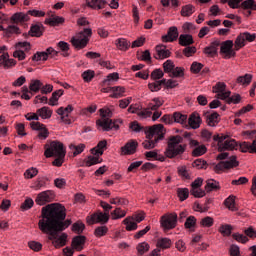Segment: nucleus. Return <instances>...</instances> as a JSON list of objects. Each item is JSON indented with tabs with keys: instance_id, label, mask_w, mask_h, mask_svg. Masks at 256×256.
<instances>
[{
	"instance_id": "obj_56",
	"label": "nucleus",
	"mask_w": 256,
	"mask_h": 256,
	"mask_svg": "<svg viewBox=\"0 0 256 256\" xmlns=\"http://www.w3.org/2000/svg\"><path fill=\"white\" fill-rule=\"evenodd\" d=\"M195 225H197V219L195 218V216H189L184 224L186 229H193Z\"/></svg>"
},
{
	"instance_id": "obj_15",
	"label": "nucleus",
	"mask_w": 256,
	"mask_h": 256,
	"mask_svg": "<svg viewBox=\"0 0 256 256\" xmlns=\"http://www.w3.org/2000/svg\"><path fill=\"white\" fill-rule=\"evenodd\" d=\"M54 197L55 194L51 190H46L37 195L35 203L40 206L47 205V203L53 201Z\"/></svg>"
},
{
	"instance_id": "obj_34",
	"label": "nucleus",
	"mask_w": 256,
	"mask_h": 256,
	"mask_svg": "<svg viewBox=\"0 0 256 256\" xmlns=\"http://www.w3.org/2000/svg\"><path fill=\"white\" fill-rule=\"evenodd\" d=\"M218 189H220L219 182L213 179L206 181L205 191H207V193H211V191H218Z\"/></svg>"
},
{
	"instance_id": "obj_13",
	"label": "nucleus",
	"mask_w": 256,
	"mask_h": 256,
	"mask_svg": "<svg viewBox=\"0 0 256 256\" xmlns=\"http://www.w3.org/2000/svg\"><path fill=\"white\" fill-rule=\"evenodd\" d=\"M177 213L170 214L169 216L161 217V226L165 231H169V229H175L177 227Z\"/></svg>"
},
{
	"instance_id": "obj_19",
	"label": "nucleus",
	"mask_w": 256,
	"mask_h": 256,
	"mask_svg": "<svg viewBox=\"0 0 256 256\" xmlns=\"http://www.w3.org/2000/svg\"><path fill=\"white\" fill-rule=\"evenodd\" d=\"M29 19H30L29 14H25L23 12H17L10 17V23H12L13 25H19L22 23H27Z\"/></svg>"
},
{
	"instance_id": "obj_37",
	"label": "nucleus",
	"mask_w": 256,
	"mask_h": 256,
	"mask_svg": "<svg viewBox=\"0 0 256 256\" xmlns=\"http://www.w3.org/2000/svg\"><path fill=\"white\" fill-rule=\"evenodd\" d=\"M172 244L173 242L169 238H159L157 240L156 247L160 249H169V247H171Z\"/></svg>"
},
{
	"instance_id": "obj_7",
	"label": "nucleus",
	"mask_w": 256,
	"mask_h": 256,
	"mask_svg": "<svg viewBox=\"0 0 256 256\" xmlns=\"http://www.w3.org/2000/svg\"><path fill=\"white\" fill-rule=\"evenodd\" d=\"M91 35H93L91 28H85L84 31H80L76 36L72 37L70 43L75 49H85L89 43V39H91Z\"/></svg>"
},
{
	"instance_id": "obj_3",
	"label": "nucleus",
	"mask_w": 256,
	"mask_h": 256,
	"mask_svg": "<svg viewBox=\"0 0 256 256\" xmlns=\"http://www.w3.org/2000/svg\"><path fill=\"white\" fill-rule=\"evenodd\" d=\"M99 113L102 119L96 121L98 129H102V131H118L119 125L123 123L122 119L112 120L111 117H113V111L108 107L101 108Z\"/></svg>"
},
{
	"instance_id": "obj_55",
	"label": "nucleus",
	"mask_w": 256,
	"mask_h": 256,
	"mask_svg": "<svg viewBox=\"0 0 256 256\" xmlns=\"http://www.w3.org/2000/svg\"><path fill=\"white\" fill-rule=\"evenodd\" d=\"M37 173H39V170L37 168H29L25 171L24 177L25 179H33V177H37Z\"/></svg>"
},
{
	"instance_id": "obj_9",
	"label": "nucleus",
	"mask_w": 256,
	"mask_h": 256,
	"mask_svg": "<svg viewBox=\"0 0 256 256\" xmlns=\"http://www.w3.org/2000/svg\"><path fill=\"white\" fill-rule=\"evenodd\" d=\"M107 147V140H102L100 141L96 148H93L91 150L92 155L94 156H89L87 160L84 162L85 167H91L93 165H97L101 163V155H103V149Z\"/></svg>"
},
{
	"instance_id": "obj_35",
	"label": "nucleus",
	"mask_w": 256,
	"mask_h": 256,
	"mask_svg": "<svg viewBox=\"0 0 256 256\" xmlns=\"http://www.w3.org/2000/svg\"><path fill=\"white\" fill-rule=\"evenodd\" d=\"M64 91L63 89L56 90L52 93V96L48 102V105H51L52 107H55L57 105V101H59V97H62Z\"/></svg>"
},
{
	"instance_id": "obj_1",
	"label": "nucleus",
	"mask_w": 256,
	"mask_h": 256,
	"mask_svg": "<svg viewBox=\"0 0 256 256\" xmlns=\"http://www.w3.org/2000/svg\"><path fill=\"white\" fill-rule=\"evenodd\" d=\"M66 217L65 206L59 203H52L42 207L38 227L42 233L49 235L48 239L52 241L56 249L67 245V234L62 233L59 235L61 231H65L71 225V220L65 221Z\"/></svg>"
},
{
	"instance_id": "obj_14",
	"label": "nucleus",
	"mask_w": 256,
	"mask_h": 256,
	"mask_svg": "<svg viewBox=\"0 0 256 256\" xmlns=\"http://www.w3.org/2000/svg\"><path fill=\"white\" fill-rule=\"evenodd\" d=\"M226 89L227 85L223 82H218L215 86H213V92L217 93V99L225 101V99L231 97V91H225Z\"/></svg>"
},
{
	"instance_id": "obj_62",
	"label": "nucleus",
	"mask_w": 256,
	"mask_h": 256,
	"mask_svg": "<svg viewBox=\"0 0 256 256\" xmlns=\"http://www.w3.org/2000/svg\"><path fill=\"white\" fill-rule=\"evenodd\" d=\"M93 77H95V72L92 70H87L82 73V79L86 82L89 83Z\"/></svg>"
},
{
	"instance_id": "obj_46",
	"label": "nucleus",
	"mask_w": 256,
	"mask_h": 256,
	"mask_svg": "<svg viewBox=\"0 0 256 256\" xmlns=\"http://www.w3.org/2000/svg\"><path fill=\"white\" fill-rule=\"evenodd\" d=\"M111 205H121L122 207H125L129 205V200L121 197L111 198L110 199Z\"/></svg>"
},
{
	"instance_id": "obj_39",
	"label": "nucleus",
	"mask_w": 256,
	"mask_h": 256,
	"mask_svg": "<svg viewBox=\"0 0 256 256\" xmlns=\"http://www.w3.org/2000/svg\"><path fill=\"white\" fill-rule=\"evenodd\" d=\"M69 149H71V151H73L74 157H77V155H81V153H83V151H85V144H78V145L70 144Z\"/></svg>"
},
{
	"instance_id": "obj_31",
	"label": "nucleus",
	"mask_w": 256,
	"mask_h": 256,
	"mask_svg": "<svg viewBox=\"0 0 256 256\" xmlns=\"http://www.w3.org/2000/svg\"><path fill=\"white\" fill-rule=\"evenodd\" d=\"M86 5L91 9H105L107 1L105 0H86Z\"/></svg>"
},
{
	"instance_id": "obj_28",
	"label": "nucleus",
	"mask_w": 256,
	"mask_h": 256,
	"mask_svg": "<svg viewBox=\"0 0 256 256\" xmlns=\"http://www.w3.org/2000/svg\"><path fill=\"white\" fill-rule=\"evenodd\" d=\"M85 236H76L73 238L72 240V247L76 250V251H83V245H85Z\"/></svg>"
},
{
	"instance_id": "obj_22",
	"label": "nucleus",
	"mask_w": 256,
	"mask_h": 256,
	"mask_svg": "<svg viewBox=\"0 0 256 256\" xmlns=\"http://www.w3.org/2000/svg\"><path fill=\"white\" fill-rule=\"evenodd\" d=\"M206 123L209 125V127H216L219 124V114L217 112H214L212 114H209L208 112L204 113Z\"/></svg>"
},
{
	"instance_id": "obj_51",
	"label": "nucleus",
	"mask_w": 256,
	"mask_h": 256,
	"mask_svg": "<svg viewBox=\"0 0 256 256\" xmlns=\"http://www.w3.org/2000/svg\"><path fill=\"white\" fill-rule=\"evenodd\" d=\"M177 195L180 199V201H185L189 198V189L187 188H178L177 189Z\"/></svg>"
},
{
	"instance_id": "obj_10",
	"label": "nucleus",
	"mask_w": 256,
	"mask_h": 256,
	"mask_svg": "<svg viewBox=\"0 0 256 256\" xmlns=\"http://www.w3.org/2000/svg\"><path fill=\"white\" fill-rule=\"evenodd\" d=\"M44 155L48 159L50 157H56V156H59V155H65V148L63 147V143L57 142V141H52L48 145V147H47V145L45 146Z\"/></svg>"
},
{
	"instance_id": "obj_30",
	"label": "nucleus",
	"mask_w": 256,
	"mask_h": 256,
	"mask_svg": "<svg viewBox=\"0 0 256 256\" xmlns=\"http://www.w3.org/2000/svg\"><path fill=\"white\" fill-rule=\"evenodd\" d=\"M41 87H43V82H41V80L32 79L29 84L31 95H35V93H39V91H41Z\"/></svg>"
},
{
	"instance_id": "obj_64",
	"label": "nucleus",
	"mask_w": 256,
	"mask_h": 256,
	"mask_svg": "<svg viewBox=\"0 0 256 256\" xmlns=\"http://www.w3.org/2000/svg\"><path fill=\"white\" fill-rule=\"evenodd\" d=\"M190 193L196 198L205 197V190H201V188H191Z\"/></svg>"
},
{
	"instance_id": "obj_20",
	"label": "nucleus",
	"mask_w": 256,
	"mask_h": 256,
	"mask_svg": "<svg viewBox=\"0 0 256 256\" xmlns=\"http://www.w3.org/2000/svg\"><path fill=\"white\" fill-rule=\"evenodd\" d=\"M178 37H179V31L177 30V27L172 26L169 28L168 34L162 37V41L164 43H173V41H177Z\"/></svg>"
},
{
	"instance_id": "obj_41",
	"label": "nucleus",
	"mask_w": 256,
	"mask_h": 256,
	"mask_svg": "<svg viewBox=\"0 0 256 256\" xmlns=\"http://www.w3.org/2000/svg\"><path fill=\"white\" fill-rule=\"evenodd\" d=\"M64 21H65V19L63 17L54 16L52 18L46 19L45 23L47 25H51L52 27H55L57 25H61V23H63Z\"/></svg>"
},
{
	"instance_id": "obj_29",
	"label": "nucleus",
	"mask_w": 256,
	"mask_h": 256,
	"mask_svg": "<svg viewBox=\"0 0 256 256\" xmlns=\"http://www.w3.org/2000/svg\"><path fill=\"white\" fill-rule=\"evenodd\" d=\"M195 41L193 40V36L190 34H181L179 36V45L182 47H189V45H193Z\"/></svg>"
},
{
	"instance_id": "obj_21",
	"label": "nucleus",
	"mask_w": 256,
	"mask_h": 256,
	"mask_svg": "<svg viewBox=\"0 0 256 256\" xmlns=\"http://www.w3.org/2000/svg\"><path fill=\"white\" fill-rule=\"evenodd\" d=\"M17 62L14 59L9 58V53H3L0 56V67H4V69H9L10 67H15Z\"/></svg>"
},
{
	"instance_id": "obj_58",
	"label": "nucleus",
	"mask_w": 256,
	"mask_h": 256,
	"mask_svg": "<svg viewBox=\"0 0 256 256\" xmlns=\"http://www.w3.org/2000/svg\"><path fill=\"white\" fill-rule=\"evenodd\" d=\"M85 230V224L82 222H76L72 226V231H75V233H78V235H81L83 231Z\"/></svg>"
},
{
	"instance_id": "obj_60",
	"label": "nucleus",
	"mask_w": 256,
	"mask_h": 256,
	"mask_svg": "<svg viewBox=\"0 0 256 256\" xmlns=\"http://www.w3.org/2000/svg\"><path fill=\"white\" fill-rule=\"evenodd\" d=\"M220 233L224 236V237H229L231 235V225L226 224V225H222L219 229Z\"/></svg>"
},
{
	"instance_id": "obj_18",
	"label": "nucleus",
	"mask_w": 256,
	"mask_h": 256,
	"mask_svg": "<svg viewBox=\"0 0 256 256\" xmlns=\"http://www.w3.org/2000/svg\"><path fill=\"white\" fill-rule=\"evenodd\" d=\"M30 126L34 131H40L38 134L40 139H47L49 137V130L41 122H31Z\"/></svg>"
},
{
	"instance_id": "obj_47",
	"label": "nucleus",
	"mask_w": 256,
	"mask_h": 256,
	"mask_svg": "<svg viewBox=\"0 0 256 256\" xmlns=\"http://www.w3.org/2000/svg\"><path fill=\"white\" fill-rule=\"evenodd\" d=\"M21 33V30L19 29V27L15 26V25H9L6 30H5V35H7V37H11V35H19Z\"/></svg>"
},
{
	"instance_id": "obj_44",
	"label": "nucleus",
	"mask_w": 256,
	"mask_h": 256,
	"mask_svg": "<svg viewBox=\"0 0 256 256\" xmlns=\"http://www.w3.org/2000/svg\"><path fill=\"white\" fill-rule=\"evenodd\" d=\"M124 225H126V231H136L137 223L131 218H126L123 220Z\"/></svg>"
},
{
	"instance_id": "obj_36",
	"label": "nucleus",
	"mask_w": 256,
	"mask_h": 256,
	"mask_svg": "<svg viewBox=\"0 0 256 256\" xmlns=\"http://www.w3.org/2000/svg\"><path fill=\"white\" fill-rule=\"evenodd\" d=\"M239 6L240 7L238 9H244V10L251 9L252 11H256L255 0H245L242 3H239Z\"/></svg>"
},
{
	"instance_id": "obj_49",
	"label": "nucleus",
	"mask_w": 256,
	"mask_h": 256,
	"mask_svg": "<svg viewBox=\"0 0 256 256\" xmlns=\"http://www.w3.org/2000/svg\"><path fill=\"white\" fill-rule=\"evenodd\" d=\"M112 219H123L127 215V212L121 208H116L111 212Z\"/></svg>"
},
{
	"instance_id": "obj_50",
	"label": "nucleus",
	"mask_w": 256,
	"mask_h": 256,
	"mask_svg": "<svg viewBox=\"0 0 256 256\" xmlns=\"http://www.w3.org/2000/svg\"><path fill=\"white\" fill-rule=\"evenodd\" d=\"M207 153V147L205 145L197 146L193 151V157H201V155H205Z\"/></svg>"
},
{
	"instance_id": "obj_42",
	"label": "nucleus",
	"mask_w": 256,
	"mask_h": 256,
	"mask_svg": "<svg viewBox=\"0 0 256 256\" xmlns=\"http://www.w3.org/2000/svg\"><path fill=\"white\" fill-rule=\"evenodd\" d=\"M110 91H112L113 93L112 97H114L115 99H119V97H123V93H125V87H121V86L110 87Z\"/></svg>"
},
{
	"instance_id": "obj_61",
	"label": "nucleus",
	"mask_w": 256,
	"mask_h": 256,
	"mask_svg": "<svg viewBox=\"0 0 256 256\" xmlns=\"http://www.w3.org/2000/svg\"><path fill=\"white\" fill-rule=\"evenodd\" d=\"M58 47L61 49V51H63V57H69V53H67V51L69 50V43L65 41H60L58 43Z\"/></svg>"
},
{
	"instance_id": "obj_2",
	"label": "nucleus",
	"mask_w": 256,
	"mask_h": 256,
	"mask_svg": "<svg viewBox=\"0 0 256 256\" xmlns=\"http://www.w3.org/2000/svg\"><path fill=\"white\" fill-rule=\"evenodd\" d=\"M256 35L251 34L249 32L240 33L235 42L233 40H226L222 42L220 47V53H223L224 59H231V57H235L237 53L235 51H239V49H243L247 43H253L255 41Z\"/></svg>"
},
{
	"instance_id": "obj_6",
	"label": "nucleus",
	"mask_w": 256,
	"mask_h": 256,
	"mask_svg": "<svg viewBox=\"0 0 256 256\" xmlns=\"http://www.w3.org/2000/svg\"><path fill=\"white\" fill-rule=\"evenodd\" d=\"M100 206L102 207V209H104L105 213L96 212L92 214L90 218H87V223L89 225H93L95 223H102V225H104V223H107L109 221V211L113 209V206L103 201L100 202Z\"/></svg>"
},
{
	"instance_id": "obj_12",
	"label": "nucleus",
	"mask_w": 256,
	"mask_h": 256,
	"mask_svg": "<svg viewBox=\"0 0 256 256\" xmlns=\"http://www.w3.org/2000/svg\"><path fill=\"white\" fill-rule=\"evenodd\" d=\"M21 49H24L21 50ZM25 51H31V43L29 42H18L16 43V51H14L13 53V57H15L16 59H18L19 61H23L25 59V57H27L25 55Z\"/></svg>"
},
{
	"instance_id": "obj_38",
	"label": "nucleus",
	"mask_w": 256,
	"mask_h": 256,
	"mask_svg": "<svg viewBox=\"0 0 256 256\" xmlns=\"http://www.w3.org/2000/svg\"><path fill=\"white\" fill-rule=\"evenodd\" d=\"M116 46L120 51H127V49L131 47V43H129L127 39L119 38L116 40Z\"/></svg>"
},
{
	"instance_id": "obj_27",
	"label": "nucleus",
	"mask_w": 256,
	"mask_h": 256,
	"mask_svg": "<svg viewBox=\"0 0 256 256\" xmlns=\"http://www.w3.org/2000/svg\"><path fill=\"white\" fill-rule=\"evenodd\" d=\"M43 31H45L43 24L37 23L31 26L29 35H31V37H41V35H43Z\"/></svg>"
},
{
	"instance_id": "obj_63",
	"label": "nucleus",
	"mask_w": 256,
	"mask_h": 256,
	"mask_svg": "<svg viewBox=\"0 0 256 256\" xmlns=\"http://www.w3.org/2000/svg\"><path fill=\"white\" fill-rule=\"evenodd\" d=\"M137 251H138L139 255H143V254L147 253V251H149V244L147 242H142V243L138 244Z\"/></svg>"
},
{
	"instance_id": "obj_33",
	"label": "nucleus",
	"mask_w": 256,
	"mask_h": 256,
	"mask_svg": "<svg viewBox=\"0 0 256 256\" xmlns=\"http://www.w3.org/2000/svg\"><path fill=\"white\" fill-rule=\"evenodd\" d=\"M218 45H219L218 42H213L210 46H207L204 49L205 55H207L208 57H215L217 55Z\"/></svg>"
},
{
	"instance_id": "obj_5",
	"label": "nucleus",
	"mask_w": 256,
	"mask_h": 256,
	"mask_svg": "<svg viewBox=\"0 0 256 256\" xmlns=\"http://www.w3.org/2000/svg\"><path fill=\"white\" fill-rule=\"evenodd\" d=\"M182 143L183 137L179 135L170 136L167 141L165 156L168 157V159H175L177 157H181V155H183V153H185L187 149V145Z\"/></svg>"
},
{
	"instance_id": "obj_59",
	"label": "nucleus",
	"mask_w": 256,
	"mask_h": 256,
	"mask_svg": "<svg viewBox=\"0 0 256 256\" xmlns=\"http://www.w3.org/2000/svg\"><path fill=\"white\" fill-rule=\"evenodd\" d=\"M226 103L228 105H231V103H234V105H237L238 103L241 102V95L235 94L233 96H229L227 99H225Z\"/></svg>"
},
{
	"instance_id": "obj_17",
	"label": "nucleus",
	"mask_w": 256,
	"mask_h": 256,
	"mask_svg": "<svg viewBox=\"0 0 256 256\" xmlns=\"http://www.w3.org/2000/svg\"><path fill=\"white\" fill-rule=\"evenodd\" d=\"M73 105H68L66 108L60 107L57 109L56 113H58L61 117V121L66 125H71V119H69V113H72Z\"/></svg>"
},
{
	"instance_id": "obj_25",
	"label": "nucleus",
	"mask_w": 256,
	"mask_h": 256,
	"mask_svg": "<svg viewBox=\"0 0 256 256\" xmlns=\"http://www.w3.org/2000/svg\"><path fill=\"white\" fill-rule=\"evenodd\" d=\"M239 147L242 153H256V140H253L252 143L241 142Z\"/></svg>"
},
{
	"instance_id": "obj_48",
	"label": "nucleus",
	"mask_w": 256,
	"mask_h": 256,
	"mask_svg": "<svg viewBox=\"0 0 256 256\" xmlns=\"http://www.w3.org/2000/svg\"><path fill=\"white\" fill-rule=\"evenodd\" d=\"M108 232L109 228H107V226H98L94 230V235L95 237H105V235H107Z\"/></svg>"
},
{
	"instance_id": "obj_23",
	"label": "nucleus",
	"mask_w": 256,
	"mask_h": 256,
	"mask_svg": "<svg viewBox=\"0 0 256 256\" xmlns=\"http://www.w3.org/2000/svg\"><path fill=\"white\" fill-rule=\"evenodd\" d=\"M154 57L155 59H167V57H171V51L167 50L165 45H158Z\"/></svg>"
},
{
	"instance_id": "obj_40",
	"label": "nucleus",
	"mask_w": 256,
	"mask_h": 256,
	"mask_svg": "<svg viewBox=\"0 0 256 256\" xmlns=\"http://www.w3.org/2000/svg\"><path fill=\"white\" fill-rule=\"evenodd\" d=\"M195 13V7L191 4L182 7L181 15L182 17H191Z\"/></svg>"
},
{
	"instance_id": "obj_53",
	"label": "nucleus",
	"mask_w": 256,
	"mask_h": 256,
	"mask_svg": "<svg viewBox=\"0 0 256 256\" xmlns=\"http://www.w3.org/2000/svg\"><path fill=\"white\" fill-rule=\"evenodd\" d=\"M251 79H253V76H251V74H246L244 76L238 77L237 83L240 85H249V83H251Z\"/></svg>"
},
{
	"instance_id": "obj_16",
	"label": "nucleus",
	"mask_w": 256,
	"mask_h": 256,
	"mask_svg": "<svg viewBox=\"0 0 256 256\" xmlns=\"http://www.w3.org/2000/svg\"><path fill=\"white\" fill-rule=\"evenodd\" d=\"M49 55H51L52 57H55V55H57V51H55L53 47H49L44 52H36L32 56V61H47V59H49Z\"/></svg>"
},
{
	"instance_id": "obj_11",
	"label": "nucleus",
	"mask_w": 256,
	"mask_h": 256,
	"mask_svg": "<svg viewBox=\"0 0 256 256\" xmlns=\"http://www.w3.org/2000/svg\"><path fill=\"white\" fill-rule=\"evenodd\" d=\"M234 167H239V161H237V156L233 155L229 157L227 161H221L214 166L215 173H221L225 169H234Z\"/></svg>"
},
{
	"instance_id": "obj_8",
	"label": "nucleus",
	"mask_w": 256,
	"mask_h": 256,
	"mask_svg": "<svg viewBox=\"0 0 256 256\" xmlns=\"http://www.w3.org/2000/svg\"><path fill=\"white\" fill-rule=\"evenodd\" d=\"M213 141H216L218 143V151H234V149H237L238 144L235 139L229 138L227 135H214Z\"/></svg>"
},
{
	"instance_id": "obj_52",
	"label": "nucleus",
	"mask_w": 256,
	"mask_h": 256,
	"mask_svg": "<svg viewBox=\"0 0 256 256\" xmlns=\"http://www.w3.org/2000/svg\"><path fill=\"white\" fill-rule=\"evenodd\" d=\"M174 68H175V63H173L172 60H167L166 62L163 63L164 73H168L169 75H171Z\"/></svg>"
},
{
	"instance_id": "obj_57",
	"label": "nucleus",
	"mask_w": 256,
	"mask_h": 256,
	"mask_svg": "<svg viewBox=\"0 0 256 256\" xmlns=\"http://www.w3.org/2000/svg\"><path fill=\"white\" fill-rule=\"evenodd\" d=\"M233 239H235V241H237L238 243H247V241H249V238L246 235L243 234H239V233H234L232 234Z\"/></svg>"
},
{
	"instance_id": "obj_43",
	"label": "nucleus",
	"mask_w": 256,
	"mask_h": 256,
	"mask_svg": "<svg viewBox=\"0 0 256 256\" xmlns=\"http://www.w3.org/2000/svg\"><path fill=\"white\" fill-rule=\"evenodd\" d=\"M225 207L230 211H237V206H235V196H229L224 201Z\"/></svg>"
},
{
	"instance_id": "obj_54",
	"label": "nucleus",
	"mask_w": 256,
	"mask_h": 256,
	"mask_svg": "<svg viewBox=\"0 0 256 256\" xmlns=\"http://www.w3.org/2000/svg\"><path fill=\"white\" fill-rule=\"evenodd\" d=\"M183 75H185V69L182 67H175L172 70V72H170L169 77H183Z\"/></svg>"
},
{
	"instance_id": "obj_24",
	"label": "nucleus",
	"mask_w": 256,
	"mask_h": 256,
	"mask_svg": "<svg viewBox=\"0 0 256 256\" xmlns=\"http://www.w3.org/2000/svg\"><path fill=\"white\" fill-rule=\"evenodd\" d=\"M121 151L122 155H133V153L137 151V142L135 140H132L126 143L125 146L121 148Z\"/></svg>"
},
{
	"instance_id": "obj_4",
	"label": "nucleus",
	"mask_w": 256,
	"mask_h": 256,
	"mask_svg": "<svg viewBox=\"0 0 256 256\" xmlns=\"http://www.w3.org/2000/svg\"><path fill=\"white\" fill-rule=\"evenodd\" d=\"M145 135L148 140L142 143L144 149H155L157 143L165 137V127L162 124H157L146 128Z\"/></svg>"
},
{
	"instance_id": "obj_32",
	"label": "nucleus",
	"mask_w": 256,
	"mask_h": 256,
	"mask_svg": "<svg viewBox=\"0 0 256 256\" xmlns=\"http://www.w3.org/2000/svg\"><path fill=\"white\" fill-rule=\"evenodd\" d=\"M37 114L41 119H51V115H53V110H51L49 107L44 106L37 110Z\"/></svg>"
},
{
	"instance_id": "obj_26",
	"label": "nucleus",
	"mask_w": 256,
	"mask_h": 256,
	"mask_svg": "<svg viewBox=\"0 0 256 256\" xmlns=\"http://www.w3.org/2000/svg\"><path fill=\"white\" fill-rule=\"evenodd\" d=\"M188 124L192 129H199L201 127V116L199 113H192L188 119Z\"/></svg>"
},
{
	"instance_id": "obj_45",
	"label": "nucleus",
	"mask_w": 256,
	"mask_h": 256,
	"mask_svg": "<svg viewBox=\"0 0 256 256\" xmlns=\"http://www.w3.org/2000/svg\"><path fill=\"white\" fill-rule=\"evenodd\" d=\"M172 119L173 121H175V123H187V115L185 114H182L180 112H175L173 115H172Z\"/></svg>"
}]
</instances>
